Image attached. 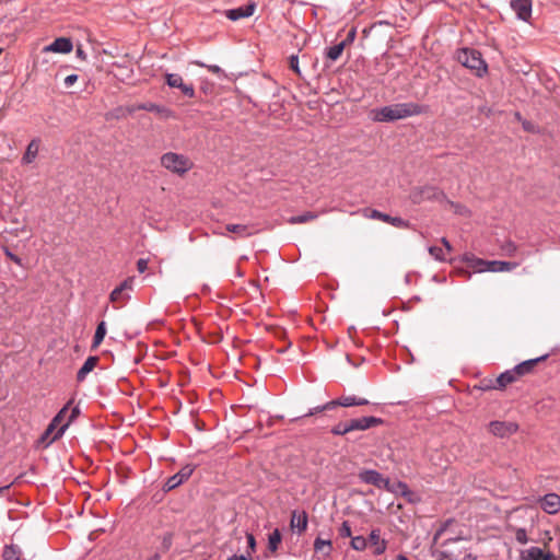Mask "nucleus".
I'll return each mask as SVG.
<instances>
[{
  "label": "nucleus",
  "instance_id": "obj_1",
  "mask_svg": "<svg viewBox=\"0 0 560 560\" xmlns=\"http://www.w3.org/2000/svg\"><path fill=\"white\" fill-rule=\"evenodd\" d=\"M69 405L63 406L54 417L44 433L37 439V446H49L54 441L62 436L70 423L79 416V407L75 406L69 410Z\"/></svg>",
  "mask_w": 560,
  "mask_h": 560
},
{
  "label": "nucleus",
  "instance_id": "obj_2",
  "mask_svg": "<svg viewBox=\"0 0 560 560\" xmlns=\"http://www.w3.org/2000/svg\"><path fill=\"white\" fill-rule=\"evenodd\" d=\"M423 113V107L418 103H397L371 110L370 116L376 122H389L408 117L417 116Z\"/></svg>",
  "mask_w": 560,
  "mask_h": 560
},
{
  "label": "nucleus",
  "instance_id": "obj_3",
  "mask_svg": "<svg viewBox=\"0 0 560 560\" xmlns=\"http://www.w3.org/2000/svg\"><path fill=\"white\" fill-rule=\"evenodd\" d=\"M456 59L465 68L475 71L477 77H482L487 73V63L482 59L481 54L476 49L462 48L457 51Z\"/></svg>",
  "mask_w": 560,
  "mask_h": 560
},
{
  "label": "nucleus",
  "instance_id": "obj_4",
  "mask_svg": "<svg viewBox=\"0 0 560 560\" xmlns=\"http://www.w3.org/2000/svg\"><path fill=\"white\" fill-rule=\"evenodd\" d=\"M161 164L168 171L176 174H184L192 167L190 159L184 154L167 152L162 155Z\"/></svg>",
  "mask_w": 560,
  "mask_h": 560
},
{
  "label": "nucleus",
  "instance_id": "obj_5",
  "mask_svg": "<svg viewBox=\"0 0 560 560\" xmlns=\"http://www.w3.org/2000/svg\"><path fill=\"white\" fill-rule=\"evenodd\" d=\"M444 194L434 186L415 187L410 192V199L413 203H421L427 200H440Z\"/></svg>",
  "mask_w": 560,
  "mask_h": 560
},
{
  "label": "nucleus",
  "instance_id": "obj_6",
  "mask_svg": "<svg viewBox=\"0 0 560 560\" xmlns=\"http://www.w3.org/2000/svg\"><path fill=\"white\" fill-rule=\"evenodd\" d=\"M465 541L462 537L447 538L441 544L440 555L444 559L456 560L465 548L462 544Z\"/></svg>",
  "mask_w": 560,
  "mask_h": 560
},
{
  "label": "nucleus",
  "instance_id": "obj_7",
  "mask_svg": "<svg viewBox=\"0 0 560 560\" xmlns=\"http://www.w3.org/2000/svg\"><path fill=\"white\" fill-rule=\"evenodd\" d=\"M358 476L359 479L366 485H372L378 489H385L387 491L393 490L389 479L384 478L382 474L374 469H363Z\"/></svg>",
  "mask_w": 560,
  "mask_h": 560
},
{
  "label": "nucleus",
  "instance_id": "obj_8",
  "mask_svg": "<svg viewBox=\"0 0 560 560\" xmlns=\"http://www.w3.org/2000/svg\"><path fill=\"white\" fill-rule=\"evenodd\" d=\"M489 430L495 436L508 438L518 430V425L510 421H492L489 423Z\"/></svg>",
  "mask_w": 560,
  "mask_h": 560
},
{
  "label": "nucleus",
  "instance_id": "obj_9",
  "mask_svg": "<svg viewBox=\"0 0 560 560\" xmlns=\"http://www.w3.org/2000/svg\"><path fill=\"white\" fill-rule=\"evenodd\" d=\"M194 469L195 468L191 465L184 466L177 474L173 475L166 480V482L164 483V490L171 491L180 486L191 476Z\"/></svg>",
  "mask_w": 560,
  "mask_h": 560
},
{
  "label": "nucleus",
  "instance_id": "obj_10",
  "mask_svg": "<svg viewBox=\"0 0 560 560\" xmlns=\"http://www.w3.org/2000/svg\"><path fill=\"white\" fill-rule=\"evenodd\" d=\"M166 84L170 88H176L182 91V93L188 97L195 96V89L192 84H187L183 81V78L177 73H166L165 75Z\"/></svg>",
  "mask_w": 560,
  "mask_h": 560
},
{
  "label": "nucleus",
  "instance_id": "obj_11",
  "mask_svg": "<svg viewBox=\"0 0 560 560\" xmlns=\"http://www.w3.org/2000/svg\"><path fill=\"white\" fill-rule=\"evenodd\" d=\"M256 10V3L249 2L243 7L230 9L225 11V16L231 21H237L240 19L249 18Z\"/></svg>",
  "mask_w": 560,
  "mask_h": 560
},
{
  "label": "nucleus",
  "instance_id": "obj_12",
  "mask_svg": "<svg viewBox=\"0 0 560 560\" xmlns=\"http://www.w3.org/2000/svg\"><path fill=\"white\" fill-rule=\"evenodd\" d=\"M73 48V45H72V42L70 38H67V37H59L57 39H55L51 44L45 46L43 49H42V52L45 54V52H61V54H67V52H70Z\"/></svg>",
  "mask_w": 560,
  "mask_h": 560
},
{
  "label": "nucleus",
  "instance_id": "obj_13",
  "mask_svg": "<svg viewBox=\"0 0 560 560\" xmlns=\"http://www.w3.org/2000/svg\"><path fill=\"white\" fill-rule=\"evenodd\" d=\"M383 422L381 418L376 417H362L358 419H351L349 421L351 431H364Z\"/></svg>",
  "mask_w": 560,
  "mask_h": 560
},
{
  "label": "nucleus",
  "instance_id": "obj_14",
  "mask_svg": "<svg viewBox=\"0 0 560 560\" xmlns=\"http://www.w3.org/2000/svg\"><path fill=\"white\" fill-rule=\"evenodd\" d=\"M540 508L548 514H556L560 511V495L548 493L540 500Z\"/></svg>",
  "mask_w": 560,
  "mask_h": 560
},
{
  "label": "nucleus",
  "instance_id": "obj_15",
  "mask_svg": "<svg viewBox=\"0 0 560 560\" xmlns=\"http://www.w3.org/2000/svg\"><path fill=\"white\" fill-rule=\"evenodd\" d=\"M553 553L544 552L538 547H530L526 550H522L520 553V560H553Z\"/></svg>",
  "mask_w": 560,
  "mask_h": 560
},
{
  "label": "nucleus",
  "instance_id": "obj_16",
  "mask_svg": "<svg viewBox=\"0 0 560 560\" xmlns=\"http://www.w3.org/2000/svg\"><path fill=\"white\" fill-rule=\"evenodd\" d=\"M511 7L520 20L528 21L532 15V0H512Z\"/></svg>",
  "mask_w": 560,
  "mask_h": 560
},
{
  "label": "nucleus",
  "instance_id": "obj_17",
  "mask_svg": "<svg viewBox=\"0 0 560 560\" xmlns=\"http://www.w3.org/2000/svg\"><path fill=\"white\" fill-rule=\"evenodd\" d=\"M373 547V555H383L387 549V541L381 538V530L378 528L372 529L368 540Z\"/></svg>",
  "mask_w": 560,
  "mask_h": 560
},
{
  "label": "nucleus",
  "instance_id": "obj_18",
  "mask_svg": "<svg viewBox=\"0 0 560 560\" xmlns=\"http://www.w3.org/2000/svg\"><path fill=\"white\" fill-rule=\"evenodd\" d=\"M307 514L305 511H296L294 510L291 515L290 526L293 530H296L299 534L306 530L307 527Z\"/></svg>",
  "mask_w": 560,
  "mask_h": 560
},
{
  "label": "nucleus",
  "instance_id": "obj_19",
  "mask_svg": "<svg viewBox=\"0 0 560 560\" xmlns=\"http://www.w3.org/2000/svg\"><path fill=\"white\" fill-rule=\"evenodd\" d=\"M463 259L467 264V267L472 269L475 272L490 271V260H483L468 254H466Z\"/></svg>",
  "mask_w": 560,
  "mask_h": 560
},
{
  "label": "nucleus",
  "instance_id": "obj_20",
  "mask_svg": "<svg viewBox=\"0 0 560 560\" xmlns=\"http://www.w3.org/2000/svg\"><path fill=\"white\" fill-rule=\"evenodd\" d=\"M371 217L373 219H378V220H382L384 222H387V223L392 224L395 228L407 229L409 226V222L404 220L402 218H400V217H390V215L382 213V212H380L377 210H373Z\"/></svg>",
  "mask_w": 560,
  "mask_h": 560
},
{
  "label": "nucleus",
  "instance_id": "obj_21",
  "mask_svg": "<svg viewBox=\"0 0 560 560\" xmlns=\"http://www.w3.org/2000/svg\"><path fill=\"white\" fill-rule=\"evenodd\" d=\"M226 231L234 233L240 237H247L256 233L255 228L247 224H228Z\"/></svg>",
  "mask_w": 560,
  "mask_h": 560
},
{
  "label": "nucleus",
  "instance_id": "obj_22",
  "mask_svg": "<svg viewBox=\"0 0 560 560\" xmlns=\"http://www.w3.org/2000/svg\"><path fill=\"white\" fill-rule=\"evenodd\" d=\"M97 362V357H89L77 373L78 382H83L86 375L96 366Z\"/></svg>",
  "mask_w": 560,
  "mask_h": 560
},
{
  "label": "nucleus",
  "instance_id": "obj_23",
  "mask_svg": "<svg viewBox=\"0 0 560 560\" xmlns=\"http://www.w3.org/2000/svg\"><path fill=\"white\" fill-rule=\"evenodd\" d=\"M136 109L153 112V113H156L164 117H170L172 114V112L168 108H166L164 106H160V105L151 103V102L139 104L136 106Z\"/></svg>",
  "mask_w": 560,
  "mask_h": 560
},
{
  "label": "nucleus",
  "instance_id": "obj_24",
  "mask_svg": "<svg viewBox=\"0 0 560 560\" xmlns=\"http://www.w3.org/2000/svg\"><path fill=\"white\" fill-rule=\"evenodd\" d=\"M546 358H547V355H542L540 358L526 360V361L517 364L514 368V370L518 376L525 375V374L529 373L539 361H542Z\"/></svg>",
  "mask_w": 560,
  "mask_h": 560
},
{
  "label": "nucleus",
  "instance_id": "obj_25",
  "mask_svg": "<svg viewBox=\"0 0 560 560\" xmlns=\"http://www.w3.org/2000/svg\"><path fill=\"white\" fill-rule=\"evenodd\" d=\"M520 376L514 369L501 373L497 378L498 388H504L506 385L515 382Z\"/></svg>",
  "mask_w": 560,
  "mask_h": 560
},
{
  "label": "nucleus",
  "instance_id": "obj_26",
  "mask_svg": "<svg viewBox=\"0 0 560 560\" xmlns=\"http://www.w3.org/2000/svg\"><path fill=\"white\" fill-rule=\"evenodd\" d=\"M314 550L317 553H322L324 557H328L332 550L331 541L329 539L317 537L314 540Z\"/></svg>",
  "mask_w": 560,
  "mask_h": 560
},
{
  "label": "nucleus",
  "instance_id": "obj_27",
  "mask_svg": "<svg viewBox=\"0 0 560 560\" xmlns=\"http://www.w3.org/2000/svg\"><path fill=\"white\" fill-rule=\"evenodd\" d=\"M338 399L339 406L341 407L364 406L369 404V401L365 398H359L355 396H343Z\"/></svg>",
  "mask_w": 560,
  "mask_h": 560
},
{
  "label": "nucleus",
  "instance_id": "obj_28",
  "mask_svg": "<svg viewBox=\"0 0 560 560\" xmlns=\"http://www.w3.org/2000/svg\"><path fill=\"white\" fill-rule=\"evenodd\" d=\"M516 265L509 261L490 260V272L511 271Z\"/></svg>",
  "mask_w": 560,
  "mask_h": 560
},
{
  "label": "nucleus",
  "instance_id": "obj_29",
  "mask_svg": "<svg viewBox=\"0 0 560 560\" xmlns=\"http://www.w3.org/2000/svg\"><path fill=\"white\" fill-rule=\"evenodd\" d=\"M346 46V40L340 42L326 50V56L331 61H336L342 54Z\"/></svg>",
  "mask_w": 560,
  "mask_h": 560
},
{
  "label": "nucleus",
  "instance_id": "obj_30",
  "mask_svg": "<svg viewBox=\"0 0 560 560\" xmlns=\"http://www.w3.org/2000/svg\"><path fill=\"white\" fill-rule=\"evenodd\" d=\"M316 218H317V213L307 211L303 214L293 215V217L289 218L288 222L290 224H302V223H306L308 221L315 220Z\"/></svg>",
  "mask_w": 560,
  "mask_h": 560
},
{
  "label": "nucleus",
  "instance_id": "obj_31",
  "mask_svg": "<svg viewBox=\"0 0 560 560\" xmlns=\"http://www.w3.org/2000/svg\"><path fill=\"white\" fill-rule=\"evenodd\" d=\"M105 335H106V324H105V322H101L97 325L95 334H94L92 349H96L102 343Z\"/></svg>",
  "mask_w": 560,
  "mask_h": 560
},
{
  "label": "nucleus",
  "instance_id": "obj_32",
  "mask_svg": "<svg viewBox=\"0 0 560 560\" xmlns=\"http://www.w3.org/2000/svg\"><path fill=\"white\" fill-rule=\"evenodd\" d=\"M281 542V534L278 528H276L272 533L269 534L268 537V549L275 552Z\"/></svg>",
  "mask_w": 560,
  "mask_h": 560
},
{
  "label": "nucleus",
  "instance_id": "obj_33",
  "mask_svg": "<svg viewBox=\"0 0 560 560\" xmlns=\"http://www.w3.org/2000/svg\"><path fill=\"white\" fill-rule=\"evenodd\" d=\"M129 299V293L124 292L119 287L115 288L109 295V300L113 303L125 302L128 301Z\"/></svg>",
  "mask_w": 560,
  "mask_h": 560
},
{
  "label": "nucleus",
  "instance_id": "obj_34",
  "mask_svg": "<svg viewBox=\"0 0 560 560\" xmlns=\"http://www.w3.org/2000/svg\"><path fill=\"white\" fill-rule=\"evenodd\" d=\"M368 544H369L368 539L363 536L351 537L350 545L353 550L363 551L366 549Z\"/></svg>",
  "mask_w": 560,
  "mask_h": 560
},
{
  "label": "nucleus",
  "instance_id": "obj_35",
  "mask_svg": "<svg viewBox=\"0 0 560 560\" xmlns=\"http://www.w3.org/2000/svg\"><path fill=\"white\" fill-rule=\"evenodd\" d=\"M2 557L3 560H20V551L14 546H5Z\"/></svg>",
  "mask_w": 560,
  "mask_h": 560
},
{
  "label": "nucleus",
  "instance_id": "obj_36",
  "mask_svg": "<svg viewBox=\"0 0 560 560\" xmlns=\"http://www.w3.org/2000/svg\"><path fill=\"white\" fill-rule=\"evenodd\" d=\"M351 432L350 423L348 422H340L337 423L331 428V433L334 435H345L347 433Z\"/></svg>",
  "mask_w": 560,
  "mask_h": 560
},
{
  "label": "nucleus",
  "instance_id": "obj_37",
  "mask_svg": "<svg viewBox=\"0 0 560 560\" xmlns=\"http://www.w3.org/2000/svg\"><path fill=\"white\" fill-rule=\"evenodd\" d=\"M392 491L400 492L404 497L411 494V491L409 490L407 483L402 481H398L395 486L392 485Z\"/></svg>",
  "mask_w": 560,
  "mask_h": 560
},
{
  "label": "nucleus",
  "instance_id": "obj_38",
  "mask_svg": "<svg viewBox=\"0 0 560 560\" xmlns=\"http://www.w3.org/2000/svg\"><path fill=\"white\" fill-rule=\"evenodd\" d=\"M339 536L342 538L352 537L351 526L348 521H343L338 529Z\"/></svg>",
  "mask_w": 560,
  "mask_h": 560
},
{
  "label": "nucleus",
  "instance_id": "obj_39",
  "mask_svg": "<svg viewBox=\"0 0 560 560\" xmlns=\"http://www.w3.org/2000/svg\"><path fill=\"white\" fill-rule=\"evenodd\" d=\"M429 253L436 259V260H440V261H443L446 259L445 255H444V250L443 248L441 247H438V246H430L429 247Z\"/></svg>",
  "mask_w": 560,
  "mask_h": 560
},
{
  "label": "nucleus",
  "instance_id": "obj_40",
  "mask_svg": "<svg viewBox=\"0 0 560 560\" xmlns=\"http://www.w3.org/2000/svg\"><path fill=\"white\" fill-rule=\"evenodd\" d=\"M515 539L517 542L525 545L528 542V537L525 528H515Z\"/></svg>",
  "mask_w": 560,
  "mask_h": 560
},
{
  "label": "nucleus",
  "instance_id": "obj_41",
  "mask_svg": "<svg viewBox=\"0 0 560 560\" xmlns=\"http://www.w3.org/2000/svg\"><path fill=\"white\" fill-rule=\"evenodd\" d=\"M135 277H128L124 280L118 287L126 293H129L133 290Z\"/></svg>",
  "mask_w": 560,
  "mask_h": 560
},
{
  "label": "nucleus",
  "instance_id": "obj_42",
  "mask_svg": "<svg viewBox=\"0 0 560 560\" xmlns=\"http://www.w3.org/2000/svg\"><path fill=\"white\" fill-rule=\"evenodd\" d=\"M289 65H290V69L292 71H294L298 75H301V70H300V66H299V57H298V55H292L289 58Z\"/></svg>",
  "mask_w": 560,
  "mask_h": 560
},
{
  "label": "nucleus",
  "instance_id": "obj_43",
  "mask_svg": "<svg viewBox=\"0 0 560 560\" xmlns=\"http://www.w3.org/2000/svg\"><path fill=\"white\" fill-rule=\"evenodd\" d=\"M196 63H197L198 66H200V67H207V69H208L210 72H212V73H218V74L223 73L222 69H221L219 66H217V65H209V66H207V65H205L203 62H196Z\"/></svg>",
  "mask_w": 560,
  "mask_h": 560
},
{
  "label": "nucleus",
  "instance_id": "obj_44",
  "mask_svg": "<svg viewBox=\"0 0 560 560\" xmlns=\"http://www.w3.org/2000/svg\"><path fill=\"white\" fill-rule=\"evenodd\" d=\"M78 81V75L77 74H69L68 77L65 78L63 80V84L66 88H70L72 86L75 82Z\"/></svg>",
  "mask_w": 560,
  "mask_h": 560
},
{
  "label": "nucleus",
  "instance_id": "obj_45",
  "mask_svg": "<svg viewBox=\"0 0 560 560\" xmlns=\"http://www.w3.org/2000/svg\"><path fill=\"white\" fill-rule=\"evenodd\" d=\"M148 259L140 258L137 262V269L140 273H143L148 269Z\"/></svg>",
  "mask_w": 560,
  "mask_h": 560
},
{
  "label": "nucleus",
  "instance_id": "obj_46",
  "mask_svg": "<svg viewBox=\"0 0 560 560\" xmlns=\"http://www.w3.org/2000/svg\"><path fill=\"white\" fill-rule=\"evenodd\" d=\"M337 406H339V399L330 400V401L326 402L325 405H322L320 409L330 410Z\"/></svg>",
  "mask_w": 560,
  "mask_h": 560
},
{
  "label": "nucleus",
  "instance_id": "obj_47",
  "mask_svg": "<svg viewBox=\"0 0 560 560\" xmlns=\"http://www.w3.org/2000/svg\"><path fill=\"white\" fill-rule=\"evenodd\" d=\"M246 539H247L248 548L250 549V551H255L256 540H255L254 535L246 534Z\"/></svg>",
  "mask_w": 560,
  "mask_h": 560
},
{
  "label": "nucleus",
  "instance_id": "obj_48",
  "mask_svg": "<svg viewBox=\"0 0 560 560\" xmlns=\"http://www.w3.org/2000/svg\"><path fill=\"white\" fill-rule=\"evenodd\" d=\"M523 128L526 130V131H529V132H536V127L534 124L525 120L523 121Z\"/></svg>",
  "mask_w": 560,
  "mask_h": 560
},
{
  "label": "nucleus",
  "instance_id": "obj_49",
  "mask_svg": "<svg viewBox=\"0 0 560 560\" xmlns=\"http://www.w3.org/2000/svg\"><path fill=\"white\" fill-rule=\"evenodd\" d=\"M34 145V141H31L30 144H28V148H27V152H26V155H25V159L28 161V162H32V158L34 156V153L32 151V148Z\"/></svg>",
  "mask_w": 560,
  "mask_h": 560
},
{
  "label": "nucleus",
  "instance_id": "obj_50",
  "mask_svg": "<svg viewBox=\"0 0 560 560\" xmlns=\"http://www.w3.org/2000/svg\"><path fill=\"white\" fill-rule=\"evenodd\" d=\"M250 559V553L248 555H234L232 557H229L228 560H249Z\"/></svg>",
  "mask_w": 560,
  "mask_h": 560
},
{
  "label": "nucleus",
  "instance_id": "obj_51",
  "mask_svg": "<svg viewBox=\"0 0 560 560\" xmlns=\"http://www.w3.org/2000/svg\"><path fill=\"white\" fill-rule=\"evenodd\" d=\"M322 411H325V410L320 409V406H317L315 408L310 409L308 412L305 413L303 417H311V416H314V415H316L318 412H322Z\"/></svg>",
  "mask_w": 560,
  "mask_h": 560
},
{
  "label": "nucleus",
  "instance_id": "obj_52",
  "mask_svg": "<svg viewBox=\"0 0 560 560\" xmlns=\"http://www.w3.org/2000/svg\"><path fill=\"white\" fill-rule=\"evenodd\" d=\"M441 242H442V244L444 245V247H445V249H446L447 252H451V250H452V246H451L450 242H448L445 237H443V238L441 240Z\"/></svg>",
  "mask_w": 560,
  "mask_h": 560
},
{
  "label": "nucleus",
  "instance_id": "obj_53",
  "mask_svg": "<svg viewBox=\"0 0 560 560\" xmlns=\"http://www.w3.org/2000/svg\"><path fill=\"white\" fill-rule=\"evenodd\" d=\"M477 557L470 552H466L462 560H476Z\"/></svg>",
  "mask_w": 560,
  "mask_h": 560
},
{
  "label": "nucleus",
  "instance_id": "obj_54",
  "mask_svg": "<svg viewBox=\"0 0 560 560\" xmlns=\"http://www.w3.org/2000/svg\"><path fill=\"white\" fill-rule=\"evenodd\" d=\"M75 54L79 58H82L84 59L85 58V54L83 51V49L81 47H78L77 50H75Z\"/></svg>",
  "mask_w": 560,
  "mask_h": 560
},
{
  "label": "nucleus",
  "instance_id": "obj_55",
  "mask_svg": "<svg viewBox=\"0 0 560 560\" xmlns=\"http://www.w3.org/2000/svg\"><path fill=\"white\" fill-rule=\"evenodd\" d=\"M7 255H8V257H10L13 261H15V262L20 264V259H19L16 256H14L12 253H10V252H8V250H7Z\"/></svg>",
  "mask_w": 560,
  "mask_h": 560
},
{
  "label": "nucleus",
  "instance_id": "obj_56",
  "mask_svg": "<svg viewBox=\"0 0 560 560\" xmlns=\"http://www.w3.org/2000/svg\"><path fill=\"white\" fill-rule=\"evenodd\" d=\"M443 532H444V528H441L440 530H438L435 536H434V540H436L439 538V536L442 535Z\"/></svg>",
  "mask_w": 560,
  "mask_h": 560
},
{
  "label": "nucleus",
  "instance_id": "obj_57",
  "mask_svg": "<svg viewBox=\"0 0 560 560\" xmlns=\"http://www.w3.org/2000/svg\"><path fill=\"white\" fill-rule=\"evenodd\" d=\"M396 560H409L405 555H398Z\"/></svg>",
  "mask_w": 560,
  "mask_h": 560
},
{
  "label": "nucleus",
  "instance_id": "obj_58",
  "mask_svg": "<svg viewBox=\"0 0 560 560\" xmlns=\"http://www.w3.org/2000/svg\"><path fill=\"white\" fill-rule=\"evenodd\" d=\"M354 35H355V31L351 30V32L349 33V39L352 40L354 38Z\"/></svg>",
  "mask_w": 560,
  "mask_h": 560
},
{
  "label": "nucleus",
  "instance_id": "obj_59",
  "mask_svg": "<svg viewBox=\"0 0 560 560\" xmlns=\"http://www.w3.org/2000/svg\"><path fill=\"white\" fill-rule=\"evenodd\" d=\"M148 560H159V557L158 556H153V557L149 558Z\"/></svg>",
  "mask_w": 560,
  "mask_h": 560
}]
</instances>
